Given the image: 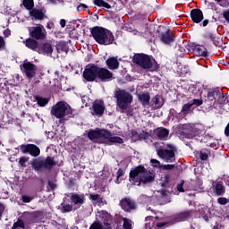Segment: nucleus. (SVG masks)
<instances>
[{
    "label": "nucleus",
    "mask_w": 229,
    "mask_h": 229,
    "mask_svg": "<svg viewBox=\"0 0 229 229\" xmlns=\"http://www.w3.org/2000/svg\"><path fill=\"white\" fill-rule=\"evenodd\" d=\"M20 151L22 155H30V157H34L30 162V165L36 173L51 171V169L55 167L58 164L55 161V157L47 156L45 159L42 157H40V148L35 144H21L20 145Z\"/></svg>",
    "instance_id": "f257e3e1"
},
{
    "label": "nucleus",
    "mask_w": 229,
    "mask_h": 229,
    "mask_svg": "<svg viewBox=\"0 0 229 229\" xmlns=\"http://www.w3.org/2000/svg\"><path fill=\"white\" fill-rule=\"evenodd\" d=\"M129 182L132 185L140 187L141 184L146 185L155 182V174L151 170L146 169L144 165H140L130 171Z\"/></svg>",
    "instance_id": "f03ea898"
},
{
    "label": "nucleus",
    "mask_w": 229,
    "mask_h": 229,
    "mask_svg": "<svg viewBox=\"0 0 229 229\" xmlns=\"http://www.w3.org/2000/svg\"><path fill=\"white\" fill-rule=\"evenodd\" d=\"M90 33L95 41L100 46H111L114 44L115 38L114 37V33L110 31V30L96 26L90 30Z\"/></svg>",
    "instance_id": "7ed1b4c3"
},
{
    "label": "nucleus",
    "mask_w": 229,
    "mask_h": 229,
    "mask_svg": "<svg viewBox=\"0 0 229 229\" xmlns=\"http://www.w3.org/2000/svg\"><path fill=\"white\" fill-rule=\"evenodd\" d=\"M74 110L71 108V106L64 101H59L54 105L50 110L51 115L56 119H64L68 116V119L74 117Z\"/></svg>",
    "instance_id": "20e7f679"
},
{
    "label": "nucleus",
    "mask_w": 229,
    "mask_h": 229,
    "mask_svg": "<svg viewBox=\"0 0 229 229\" xmlns=\"http://www.w3.org/2000/svg\"><path fill=\"white\" fill-rule=\"evenodd\" d=\"M132 62L146 70L151 69L152 71H158L160 68L158 63H157L155 59L151 60V57L146 54H135Z\"/></svg>",
    "instance_id": "39448f33"
},
{
    "label": "nucleus",
    "mask_w": 229,
    "mask_h": 229,
    "mask_svg": "<svg viewBox=\"0 0 229 229\" xmlns=\"http://www.w3.org/2000/svg\"><path fill=\"white\" fill-rule=\"evenodd\" d=\"M117 106L120 110H128V107L133 103V96L126 89H119L114 92Z\"/></svg>",
    "instance_id": "423d86ee"
},
{
    "label": "nucleus",
    "mask_w": 229,
    "mask_h": 229,
    "mask_svg": "<svg viewBox=\"0 0 229 229\" xmlns=\"http://www.w3.org/2000/svg\"><path fill=\"white\" fill-rule=\"evenodd\" d=\"M28 31L30 37L36 40H46L47 38V31L42 24H38L36 27H29Z\"/></svg>",
    "instance_id": "0eeeda50"
},
{
    "label": "nucleus",
    "mask_w": 229,
    "mask_h": 229,
    "mask_svg": "<svg viewBox=\"0 0 229 229\" xmlns=\"http://www.w3.org/2000/svg\"><path fill=\"white\" fill-rule=\"evenodd\" d=\"M98 66L97 64H89L84 69L82 77L88 82L96 81V80H98Z\"/></svg>",
    "instance_id": "6e6552de"
},
{
    "label": "nucleus",
    "mask_w": 229,
    "mask_h": 229,
    "mask_svg": "<svg viewBox=\"0 0 229 229\" xmlns=\"http://www.w3.org/2000/svg\"><path fill=\"white\" fill-rule=\"evenodd\" d=\"M97 80H99L102 83H108V81L114 80V73L106 68L98 66Z\"/></svg>",
    "instance_id": "1a4fd4ad"
},
{
    "label": "nucleus",
    "mask_w": 229,
    "mask_h": 229,
    "mask_svg": "<svg viewBox=\"0 0 229 229\" xmlns=\"http://www.w3.org/2000/svg\"><path fill=\"white\" fill-rule=\"evenodd\" d=\"M22 71L28 80H33L37 76V65L31 62H24Z\"/></svg>",
    "instance_id": "9d476101"
},
{
    "label": "nucleus",
    "mask_w": 229,
    "mask_h": 229,
    "mask_svg": "<svg viewBox=\"0 0 229 229\" xmlns=\"http://www.w3.org/2000/svg\"><path fill=\"white\" fill-rule=\"evenodd\" d=\"M124 140L119 136H114L110 131H106V136L104 140H101V144H106L107 146H112V144H123Z\"/></svg>",
    "instance_id": "9b49d317"
},
{
    "label": "nucleus",
    "mask_w": 229,
    "mask_h": 229,
    "mask_svg": "<svg viewBox=\"0 0 229 229\" xmlns=\"http://www.w3.org/2000/svg\"><path fill=\"white\" fill-rule=\"evenodd\" d=\"M192 214H194V210H192V209L181 211L173 216V222L174 223H183V222L187 221L188 219H191Z\"/></svg>",
    "instance_id": "f8f14e48"
},
{
    "label": "nucleus",
    "mask_w": 229,
    "mask_h": 229,
    "mask_svg": "<svg viewBox=\"0 0 229 229\" xmlns=\"http://www.w3.org/2000/svg\"><path fill=\"white\" fill-rule=\"evenodd\" d=\"M188 50L190 53H193L195 56H203L204 58H208V51L207 50V47L201 46V45H194L191 46L189 45Z\"/></svg>",
    "instance_id": "ddd939ff"
},
{
    "label": "nucleus",
    "mask_w": 229,
    "mask_h": 229,
    "mask_svg": "<svg viewBox=\"0 0 229 229\" xmlns=\"http://www.w3.org/2000/svg\"><path fill=\"white\" fill-rule=\"evenodd\" d=\"M159 158L166 162H174L175 154L173 150H169L167 148H159L157 151Z\"/></svg>",
    "instance_id": "4468645a"
},
{
    "label": "nucleus",
    "mask_w": 229,
    "mask_h": 229,
    "mask_svg": "<svg viewBox=\"0 0 229 229\" xmlns=\"http://www.w3.org/2000/svg\"><path fill=\"white\" fill-rule=\"evenodd\" d=\"M119 205L124 212H131V210L137 208V204L130 198L122 199Z\"/></svg>",
    "instance_id": "2eb2a0df"
},
{
    "label": "nucleus",
    "mask_w": 229,
    "mask_h": 229,
    "mask_svg": "<svg viewBox=\"0 0 229 229\" xmlns=\"http://www.w3.org/2000/svg\"><path fill=\"white\" fill-rule=\"evenodd\" d=\"M106 136V129H90L88 132V139H89V140H96L98 139H103V140H105Z\"/></svg>",
    "instance_id": "dca6fc26"
},
{
    "label": "nucleus",
    "mask_w": 229,
    "mask_h": 229,
    "mask_svg": "<svg viewBox=\"0 0 229 229\" xmlns=\"http://www.w3.org/2000/svg\"><path fill=\"white\" fill-rule=\"evenodd\" d=\"M42 216L41 211H34L31 213H25L23 215V221L26 225H33L38 221V218Z\"/></svg>",
    "instance_id": "f3484780"
},
{
    "label": "nucleus",
    "mask_w": 229,
    "mask_h": 229,
    "mask_svg": "<svg viewBox=\"0 0 229 229\" xmlns=\"http://www.w3.org/2000/svg\"><path fill=\"white\" fill-rule=\"evenodd\" d=\"M131 133V137L132 139V140H134V142H137V140H146L147 139H149L150 134L149 132L146 131H141L140 133H139V131H137L135 129H131L130 131Z\"/></svg>",
    "instance_id": "a211bd4d"
},
{
    "label": "nucleus",
    "mask_w": 229,
    "mask_h": 229,
    "mask_svg": "<svg viewBox=\"0 0 229 229\" xmlns=\"http://www.w3.org/2000/svg\"><path fill=\"white\" fill-rule=\"evenodd\" d=\"M23 44L25 47L30 49V51H36V53L38 52V47L40 46V43H38V39H35V38L30 37L23 40Z\"/></svg>",
    "instance_id": "6ab92c4d"
},
{
    "label": "nucleus",
    "mask_w": 229,
    "mask_h": 229,
    "mask_svg": "<svg viewBox=\"0 0 229 229\" xmlns=\"http://www.w3.org/2000/svg\"><path fill=\"white\" fill-rule=\"evenodd\" d=\"M153 133L158 140H167V137H169V130L165 127H157L154 129Z\"/></svg>",
    "instance_id": "aec40b11"
},
{
    "label": "nucleus",
    "mask_w": 229,
    "mask_h": 229,
    "mask_svg": "<svg viewBox=\"0 0 229 229\" xmlns=\"http://www.w3.org/2000/svg\"><path fill=\"white\" fill-rule=\"evenodd\" d=\"M38 53V55H47V56H51L53 55V45L48 42L39 44Z\"/></svg>",
    "instance_id": "412c9836"
},
{
    "label": "nucleus",
    "mask_w": 229,
    "mask_h": 229,
    "mask_svg": "<svg viewBox=\"0 0 229 229\" xmlns=\"http://www.w3.org/2000/svg\"><path fill=\"white\" fill-rule=\"evenodd\" d=\"M70 199L72 204L78 205L79 207H81V205H85V201H87V199L85 198V194H78V193H71L70 194Z\"/></svg>",
    "instance_id": "4be33fe9"
},
{
    "label": "nucleus",
    "mask_w": 229,
    "mask_h": 229,
    "mask_svg": "<svg viewBox=\"0 0 229 229\" xmlns=\"http://www.w3.org/2000/svg\"><path fill=\"white\" fill-rule=\"evenodd\" d=\"M92 115H103L105 114V102L95 101L92 105Z\"/></svg>",
    "instance_id": "5701e85b"
},
{
    "label": "nucleus",
    "mask_w": 229,
    "mask_h": 229,
    "mask_svg": "<svg viewBox=\"0 0 229 229\" xmlns=\"http://www.w3.org/2000/svg\"><path fill=\"white\" fill-rule=\"evenodd\" d=\"M191 19L195 24H199L203 21V11L201 9H192L191 11Z\"/></svg>",
    "instance_id": "b1692460"
},
{
    "label": "nucleus",
    "mask_w": 229,
    "mask_h": 229,
    "mask_svg": "<svg viewBox=\"0 0 229 229\" xmlns=\"http://www.w3.org/2000/svg\"><path fill=\"white\" fill-rule=\"evenodd\" d=\"M206 38L211 40V42H213L214 46L216 47H221L223 44V39H221V38H219L216 33L208 32Z\"/></svg>",
    "instance_id": "393cba45"
},
{
    "label": "nucleus",
    "mask_w": 229,
    "mask_h": 229,
    "mask_svg": "<svg viewBox=\"0 0 229 229\" xmlns=\"http://www.w3.org/2000/svg\"><path fill=\"white\" fill-rule=\"evenodd\" d=\"M138 99L140 103H141L142 106H149L151 101V96L149 95L148 92L147 93H141L138 95Z\"/></svg>",
    "instance_id": "a878e982"
},
{
    "label": "nucleus",
    "mask_w": 229,
    "mask_h": 229,
    "mask_svg": "<svg viewBox=\"0 0 229 229\" xmlns=\"http://www.w3.org/2000/svg\"><path fill=\"white\" fill-rule=\"evenodd\" d=\"M161 41L164 44H173L174 42V38L173 34H171V29H168L165 33L161 34Z\"/></svg>",
    "instance_id": "bb28decb"
},
{
    "label": "nucleus",
    "mask_w": 229,
    "mask_h": 229,
    "mask_svg": "<svg viewBox=\"0 0 229 229\" xmlns=\"http://www.w3.org/2000/svg\"><path fill=\"white\" fill-rule=\"evenodd\" d=\"M30 17H33L35 21H44V17H46V14H44V12L40 9L34 8L31 11H30Z\"/></svg>",
    "instance_id": "cd10ccee"
},
{
    "label": "nucleus",
    "mask_w": 229,
    "mask_h": 229,
    "mask_svg": "<svg viewBox=\"0 0 229 229\" xmlns=\"http://www.w3.org/2000/svg\"><path fill=\"white\" fill-rule=\"evenodd\" d=\"M213 187H215L216 196H223V194L226 192L225 185L223 184V181H217L216 182H213Z\"/></svg>",
    "instance_id": "c85d7f7f"
},
{
    "label": "nucleus",
    "mask_w": 229,
    "mask_h": 229,
    "mask_svg": "<svg viewBox=\"0 0 229 229\" xmlns=\"http://www.w3.org/2000/svg\"><path fill=\"white\" fill-rule=\"evenodd\" d=\"M106 64L110 71H115V69H119V61L115 57L107 58L106 60Z\"/></svg>",
    "instance_id": "c756f323"
},
{
    "label": "nucleus",
    "mask_w": 229,
    "mask_h": 229,
    "mask_svg": "<svg viewBox=\"0 0 229 229\" xmlns=\"http://www.w3.org/2000/svg\"><path fill=\"white\" fill-rule=\"evenodd\" d=\"M149 106H152L155 110H158V108H162V106H164V102L160 99L158 95H157L151 99Z\"/></svg>",
    "instance_id": "7c9ffc66"
},
{
    "label": "nucleus",
    "mask_w": 229,
    "mask_h": 229,
    "mask_svg": "<svg viewBox=\"0 0 229 229\" xmlns=\"http://www.w3.org/2000/svg\"><path fill=\"white\" fill-rule=\"evenodd\" d=\"M34 99L35 101H37L38 106L42 107L47 106V105L49 103V98L40 97L38 95L34 96Z\"/></svg>",
    "instance_id": "2f4dec72"
},
{
    "label": "nucleus",
    "mask_w": 229,
    "mask_h": 229,
    "mask_svg": "<svg viewBox=\"0 0 229 229\" xmlns=\"http://www.w3.org/2000/svg\"><path fill=\"white\" fill-rule=\"evenodd\" d=\"M93 4H95V6H98V8H106V10H110V8H112V5L105 2V0H93Z\"/></svg>",
    "instance_id": "473e14b6"
},
{
    "label": "nucleus",
    "mask_w": 229,
    "mask_h": 229,
    "mask_svg": "<svg viewBox=\"0 0 229 229\" xmlns=\"http://www.w3.org/2000/svg\"><path fill=\"white\" fill-rule=\"evenodd\" d=\"M89 199L92 200L93 203H103V197H101V195L98 193H89Z\"/></svg>",
    "instance_id": "72a5a7b5"
},
{
    "label": "nucleus",
    "mask_w": 229,
    "mask_h": 229,
    "mask_svg": "<svg viewBox=\"0 0 229 229\" xmlns=\"http://www.w3.org/2000/svg\"><path fill=\"white\" fill-rule=\"evenodd\" d=\"M12 229H26V222L19 217L17 221L13 223Z\"/></svg>",
    "instance_id": "f704fd0d"
},
{
    "label": "nucleus",
    "mask_w": 229,
    "mask_h": 229,
    "mask_svg": "<svg viewBox=\"0 0 229 229\" xmlns=\"http://www.w3.org/2000/svg\"><path fill=\"white\" fill-rule=\"evenodd\" d=\"M208 155H210V151L207 148H202L199 152V158L202 162L208 160Z\"/></svg>",
    "instance_id": "c9c22d12"
},
{
    "label": "nucleus",
    "mask_w": 229,
    "mask_h": 229,
    "mask_svg": "<svg viewBox=\"0 0 229 229\" xmlns=\"http://www.w3.org/2000/svg\"><path fill=\"white\" fill-rule=\"evenodd\" d=\"M219 97V91L217 90H209L208 92V98L209 101H216V99Z\"/></svg>",
    "instance_id": "e433bc0d"
},
{
    "label": "nucleus",
    "mask_w": 229,
    "mask_h": 229,
    "mask_svg": "<svg viewBox=\"0 0 229 229\" xmlns=\"http://www.w3.org/2000/svg\"><path fill=\"white\" fill-rule=\"evenodd\" d=\"M23 6L26 10L32 11L35 6V2H33V0H23Z\"/></svg>",
    "instance_id": "4c0bfd02"
},
{
    "label": "nucleus",
    "mask_w": 229,
    "mask_h": 229,
    "mask_svg": "<svg viewBox=\"0 0 229 229\" xmlns=\"http://www.w3.org/2000/svg\"><path fill=\"white\" fill-rule=\"evenodd\" d=\"M61 206H62V208H61L62 214H67L69 212H72V205L62 203Z\"/></svg>",
    "instance_id": "58836bf2"
},
{
    "label": "nucleus",
    "mask_w": 229,
    "mask_h": 229,
    "mask_svg": "<svg viewBox=\"0 0 229 229\" xmlns=\"http://www.w3.org/2000/svg\"><path fill=\"white\" fill-rule=\"evenodd\" d=\"M56 50H57V53H65V51H67V45H65V43L64 42H59L57 45H56Z\"/></svg>",
    "instance_id": "ea45409f"
},
{
    "label": "nucleus",
    "mask_w": 229,
    "mask_h": 229,
    "mask_svg": "<svg viewBox=\"0 0 229 229\" xmlns=\"http://www.w3.org/2000/svg\"><path fill=\"white\" fill-rule=\"evenodd\" d=\"M188 130H190V135H193L194 137H196V135H199V130L194 125H190Z\"/></svg>",
    "instance_id": "a19ab883"
},
{
    "label": "nucleus",
    "mask_w": 229,
    "mask_h": 229,
    "mask_svg": "<svg viewBox=\"0 0 229 229\" xmlns=\"http://www.w3.org/2000/svg\"><path fill=\"white\" fill-rule=\"evenodd\" d=\"M191 108H192V104H184L182 106L181 112L182 114H184V115H187V114H189V112H191Z\"/></svg>",
    "instance_id": "79ce46f5"
},
{
    "label": "nucleus",
    "mask_w": 229,
    "mask_h": 229,
    "mask_svg": "<svg viewBox=\"0 0 229 229\" xmlns=\"http://www.w3.org/2000/svg\"><path fill=\"white\" fill-rule=\"evenodd\" d=\"M219 97H218V100L217 102L219 103V105H223L224 103L226 102V96L225 95V93L219 92Z\"/></svg>",
    "instance_id": "37998d69"
},
{
    "label": "nucleus",
    "mask_w": 229,
    "mask_h": 229,
    "mask_svg": "<svg viewBox=\"0 0 229 229\" xmlns=\"http://www.w3.org/2000/svg\"><path fill=\"white\" fill-rule=\"evenodd\" d=\"M28 160H30V157H21L19 159L21 167H26V162H28Z\"/></svg>",
    "instance_id": "c03bdc74"
},
{
    "label": "nucleus",
    "mask_w": 229,
    "mask_h": 229,
    "mask_svg": "<svg viewBox=\"0 0 229 229\" xmlns=\"http://www.w3.org/2000/svg\"><path fill=\"white\" fill-rule=\"evenodd\" d=\"M123 229H131V221L128 218L123 220Z\"/></svg>",
    "instance_id": "a18cd8bd"
},
{
    "label": "nucleus",
    "mask_w": 229,
    "mask_h": 229,
    "mask_svg": "<svg viewBox=\"0 0 229 229\" xmlns=\"http://www.w3.org/2000/svg\"><path fill=\"white\" fill-rule=\"evenodd\" d=\"M150 162L153 167H157L158 169H162V164H160V161L157 159H151Z\"/></svg>",
    "instance_id": "49530a36"
},
{
    "label": "nucleus",
    "mask_w": 229,
    "mask_h": 229,
    "mask_svg": "<svg viewBox=\"0 0 229 229\" xmlns=\"http://www.w3.org/2000/svg\"><path fill=\"white\" fill-rule=\"evenodd\" d=\"M229 202L228 199L225 198V197H219L217 199V203L219 205H226Z\"/></svg>",
    "instance_id": "de8ad7c7"
},
{
    "label": "nucleus",
    "mask_w": 229,
    "mask_h": 229,
    "mask_svg": "<svg viewBox=\"0 0 229 229\" xmlns=\"http://www.w3.org/2000/svg\"><path fill=\"white\" fill-rule=\"evenodd\" d=\"M161 169L164 171H171L174 169V165H161Z\"/></svg>",
    "instance_id": "09e8293b"
},
{
    "label": "nucleus",
    "mask_w": 229,
    "mask_h": 229,
    "mask_svg": "<svg viewBox=\"0 0 229 229\" xmlns=\"http://www.w3.org/2000/svg\"><path fill=\"white\" fill-rule=\"evenodd\" d=\"M90 229H103V225L98 222H94L90 227Z\"/></svg>",
    "instance_id": "8fccbe9b"
},
{
    "label": "nucleus",
    "mask_w": 229,
    "mask_h": 229,
    "mask_svg": "<svg viewBox=\"0 0 229 229\" xmlns=\"http://www.w3.org/2000/svg\"><path fill=\"white\" fill-rule=\"evenodd\" d=\"M218 4L221 5L223 8H226L229 5V0H216Z\"/></svg>",
    "instance_id": "3c124183"
},
{
    "label": "nucleus",
    "mask_w": 229,
    "mask_h": 229,
    "mask_svg": "<svg viewBox=\"0 0 229 229\" xmlns=\"http://www.w3.org/2000/svg\"><path fill=\"white\" fill-rule=\"evenodd\" d=\"M87 8H89V6L85 4H81L77 6V11L78 12H81V11H85L87 10Z\"/></svg>",
    "instance_id": "603ef678"
},
{
    "label": "nucleus",
    "mask_w": 229,
    "mask_h": 229,
    "mask_svg": "<svg viewBox=\"0 0 229 229\" xmlns=\"http://www.w3.org/2000/svg\"><path fill=\"white\" fill-rule=\"evenodd\" d=\"M192 105H196V106H201L203 105V100L201 98L193 99Z\"/></svg>",
    "instance_id": "864d4df0"
},
{
    "label": "nucleus",
    "mask_w": 229,
    "mask_h": 229,
    "mask_svg": "<svg viewBox=\"0 0 229 229\" xmlns=\"http://www.w3.org/2000/svg\"><path fill=\"white\" fill-rule=\"evenodd\" d=\"M21 199H22L23 203H31V197H30V196L24 195L21 197Z\"/></svg>",
    "instance_id": "5fc2aeb1"
},
{
    "label": "nucleus",
    "mask_w": 229,
    "mask_h": 229,
    "mask_svg": "<svg viewBox=\"0 0 229 229\" xmlns=\"http://www.w3.org/2000/svg\"><path fill=\"white\" fill-rule=\"evenodd\" d=\"M116 176H117V180H119V178H121V176H124V171H123L122 168H119L116 173Z\"/></svg>",
    "instance_id": "6e6d98bb"
},
{
    "label": "nucleus",
    "mask_w": 229,
    "mask_h": 229,
    "mask_svg": "<svg viewBox=\"0 0 229 229\" xmlns=\"http://www.w3.org/2000/svg\"><path fill=\"white\" fill-rule=\"evenodd\" d=\"M166 148H168V151H173L174 153H176V147L172 144H166Z\"/></svg>",
    "instance_id": "4d7b16f0"
},
{
    "label": "nucleus",
    "mask_w": 229,
    "mask_h": 229,
    "mask_svg": "<svg viewBox=\"0 0 229 229\" xmlns=\"http://www.w3.org/2000/svg\"><path fill=\"white\" fill-rule=\"evenodd\" d=\"M177 191H179V192H185V190L183 189V181L177 185Z\"/></svg>",
    "instance_id": "13d9d810"
},
{
    "label": "nucleus",
    "mask_w": 229,
    "mask_h": 229,
    "mask_svg": "<svg viewBox=\"0 0 229 229\" xmlns=\"http://www.w3.org/2000/svg\"><path fill=\"white\" fill-rule=\"evenodd\" d=\"M3 49H4V38L0 37V51H3Z\"/></svg>",
    "instance_id": "bf43d9fd"
},
{
    "label": "nucleus",
    "mask_w": 229,
    "mask_h": 229,
    "mask_svg": "<svg viewBox=\"0 0 229 229\" xmlns=\"http://www.w3.org/2000/svg\"><path fill=\"white\" fill-rule=\"evenodd\" d=\"M48 186L50 187L51 191H55L56 189V184L51 181H48Z\"/></svg>",
    "instance_id": "052dcab7"
},
{
    "label": "nucleus",
    "mask_w": 229,
    "mask_h": 229,
    "mask_svg": "<svg viewBox=\"0 0 229 229\" xmlns=\"http://www.w3.org/2000/svg\"><path fill=\"white\" fill-rule=\"evenodd\" d=\"M10 35H12V30H10V29H6L4 30V37H10Z\"/></svg>",
    "instance_id": "680f3d73"
},
{
    "label": "nucleus",
    "mask_w": 229,
    "mask_h": 229,
    "mask_svg": "<svg viewBox=\"0 0 229 229\" xmlns=\"http://www.w3.org/2000/svg\"><path fill=\"white\" fill-rule=\"evenodd\" d=\"M165 225H167V223H165V222H158L157 224V228H164V226H165Z\"/></svg>",
    "instance_id": "e2e57ef3"
},
{
    "label": "nucleus",
    "mask_w": 229,
    "mask_h": 229,
    "mask_svg": "<svg viewBox=\"0 0 229 229\" xmlns=\"http://www.w3.org/2000/svg\"><path fill=\"white\" fill-rule=\"evenodd\" d=\"M170 178H171V176H169V175H165V180H164L163 185H165V184L169 183Z\"/></svg>",
    "instance_id": "0e129e2a"
},
{
    "label": "nucleus",
    "mask_w": 229,
    "mask_h": 229,
    "mask_svg": "<svg viewBox=\"0 0 229 229\" xmlns=\"http://www.w3.org/2000/svg\"><path fill=\"white\" fill-rule=\"evenodd\" d=\"M3 212H4V206L3 204H0V220L1 217H3Z\"/></svg>",
    "instance_id": "69168bd1"
},
{
    "label": "nucleus",
    "mask_w": 229,
    "mask_h": 229,
    "mask_svg": "<svg viewBox=\"0 0 229 229\" xmlns=\"http://www.w3.org/2000/svg\"><path fill=\"white\" fill-rule=\"evenodd\" d=\"M47 30H53V29L55 28V23H53V22H48V23L47 24Z\"/></svg>",
    "instance_id": "338daca9"
},
{
    "label": "nucleus",
    "mask_w": 229,
    "mask_h": 229,
    "mask_svg": "<svg viewBox=\"0 0 229 229\" xmlns=\"http://www.w3.org/2000/svg\"><path fill=\"white\" fill-rule=\"evenodd\" d=\"M65 24H66L65 20L61 19V20H60V26H61V28H65Z\"/></svg>",
    "instance_id": "774afa93"
}]
</instances>
